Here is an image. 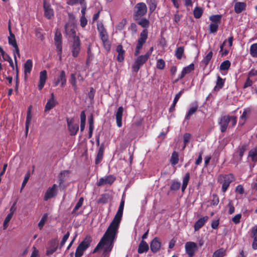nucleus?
<instances>
[{
	"label": "nucleus",
	"instance_id": "obj_12",
	"mask_svg": "<svg viewBox=\"0 0 257 257\" xmlns=\"http://www.w3.org/2000/svg\"><path fill=\"white\" fill-rule=\"evenodd\" d=\"M230 119L229 115H224L220 117L219 124L220 126V131L221 133H224L226 131Z\"/></svg>",
	"mask_w": 257,
	"mask_h": 257
},
{
	"label": "nucleus",
	"instance_id": "obj_27",
	"mask_svg": "<svg viewBox=\"0 0 257 257\" xmlns=\"http://www.w3.org/2000/svg\"><path fill=\"white\" fill-rule=\"evenodd\" d=\"M149 249V246L148 243L144 240H142L138 247V252L139 253H142L145 252H147Z\"/></svg>",
	"mask_w": 257,
	"mask_h": 257
},
{
	"label": "nucleus",
	"instance_id": "obj_5",
	"mask_svg": "<svg viewBox=\"0 0 257 257\" xmlns=\"http://www.w3.org/2000/svg\"><path fill=\"white\" fill-rule=\"evenodd\" d=\"M149 59V58L145 54L141 55L137 57L132 66L133 71L137 73Z\"/></svg>",
	"mask_w": 257,
	"mask_h": 257
},
{
	"label": "nucleus",
	"instance_id": "obj_55",
	"mask_svg": "<svg viewBox=\"0 0 257 257\" xmlns=\"http://www.w3.org/2000/svg\"><path fill=\"white\" fill-rule=\"evenodd\" d=\"M219 202V197L216 194H213L211 196V205L216 206Z\"/></svg>",
	"mask_w": 257,
	"mask_h": 257
},
{
	"label": "nucleus",
	"instance_id": "obj_4",
	"mask_svg": "<svg viewBox=\"0 0 257 257\" xmlns=\"http://www.w3.org/2000/svg\"><path fill=\"white\" fill-rule=\"evenodd\" d=\"M147 10V6L144 3L141 2L137 4L135 7L134 19L135 21L140 20L146 14Z\"/></svg>",
	"mask_w": 257,
	"mask_h": 257
},
{
	"label": "nucleus",
	"instance_id": "obj_7",
	"mask_svg": "<svg viewBox=\"0 0 257 257\" xmlns=\"http://www.w3.org/2000/svg\"><path fill=\"white\" fill-rule=\"evenodd\" d=\"M81 42L79 37H75V40H73L71 46V53L74 57H77L80 51Z\"/></svg>",
	"mask_w": 257,
	"mask_h": 257
},
{
	"label": "nucleus",
	"instance_id": "obj_13",
	"mask_svg": "<svg viewBox=\"0 0 257 257\" xmlns=\"http://www.w3.org/2000/svg\"><path fill=\"white\" fill-rule=\"evenodd\" d=\"M97 29L99 34V37L101 40L108 39V35L102 22H98Z\"/></svg>",
	"mask_w": 257,
	"mask_h": 257
},
{
	"label": "nucleus",
	"instance_id": "obj_51",
	"mask_svg": "<svg viewBox=\"0 0 257 257\" xmlns=\"http://www.w3.org/2000/svg\"><path fill=\"white\" fill-rule=\"evenodd\" d=\"M250 53L253 57H257V43L251 45L250 48Z\"/></svg>",
	"mask_w": 257,
	"mask_h": 257
},
{
	"label": "nucleus",
	"instance_id": "obj_46",
	"mask_svg": "<svg viewBox=\"0 0 257 257\" xmlns=\"http://www.w3.org/2000/svg\"><path fill=\"white\" fill-rule=\"evenodd\" d=\"M247 77L253 80L254 82L257 80V70L251 69L248 73Z\"/></svg>",
	"mask_w": 257,
	"mask_h": 257
},
{
	"label": "nucleus",
	"instance_id": "obj_60",
	"mask_svg": "<svg viewBox=\"0 0 257 257\" xmlns=\"http://www.w3.org/2000/svg\"><path fill=\"white\" fill-rule=\"evenodd\" d=\"M13 216V212L9 213L6 217L4 223H3V227L4 229H6L8 227V223L11 219L12 217Z\"/></svg>",
	"mask_w": 257,
	"mask_h": 257
},
{
	"label": "nucleus",
	"instance_id": "obj_58",
	"mask_svg": "<svg viewBox=\"0 0 257 257\" xmlns=\"http://www.w3.org/2000/svg\"><path fill=\"white\" fill-rule=\"evenodd\" d=\"M68 16L69 17V21L66 24H69V25H75L76 20L74 15L71 13H69Z\"/></svg>",
	"mask_w": 257,
	"mask_h": 257
},
{
	"label": "nucleus",
	"instance_id": "obj_3",
	"mask_svg": "<svg viewBox=\"0 0 257 257\" xmlns=\"http://www.w3.org/2000/svg\"><path fill=\"white\" fill-rule=\"evenodd\" d=\"M92 241V237L89 235H86L85 238L79 243L76 248L75 252V257H81L84 252L90 246Z\"/></svg>",
	"mask_w": 257,
	"mask_h": 257
},
{
	"label": "nucleus",
	"instance_id": "obj_49",
	"mask_svg": "<svg viewBox=\"0 0 257 257\" xmlns=\"http://www.w3.org/2000/svg\"><path fill=\"white\" fill-rule=\"evenodd\" d=\"M84 199L83 197H80L76 204L75 207L72 211V214H75L77 210H78L82 206L83 203Z\"/></svg>",
	"mask_w": 257,
	"mask_h": 257
},
{
	"label": "nucleus",
	"instance_id": "obj_63",
	"mask_svg": "<svg viewBox=\"0 0 257 257\" xmlns=\"http://www.w3.org/2000/svg\"><path fill=\"white\" fill-rule=\"evenodd\" d=\"M126 24V20L125 19H123L121 22H120L116 26V29L118 30H122L125 25Z\"/></svg>",
	"mask_w": 257,
	"mask_h": 257
},
{
	"label": "nucleus",
	"instance_id": "obj_62",
	"mask_svg": "<svg viewBox=\"0 0 257 257\" xmlns=\"http://www.w3.org/2000/svg\"><path fill=\"white\" fill-rule=\"evenodd\" d=\"M55 43L62 42V35L59 31H56L54 37Z\"/></svg>",
	"mask_w": 257,
	"mask_h": 257
},
{
	"label": "nucleus",
	"instance_id": "obj_21",
	"mask_svg": "<svg viewBox=\"0 0 257 257\" xmlns=\"http://www.w3.org/2000/svg\"><path fill=\"white\" fill-rule=\"evenodd\" d=\"M208 218V216H205L199 218L194 224V230L195 231L199 230L205 224Z\"/></svg>",
	"mask_w": 257,
	"mask_h": 257
},
{
	"label": "nucleus",
	"instance_id": "obj_24",
	"mask_svg": "<svg viewBox=\"0 0 257 257\" xmlns=\"http://www.w3.org/2000/svg\"><path fill=\"white\" fill-rule=\"evenodd\" d=\"M251 237L253 240L252 243V247L253 249H257V225L252 227L251 230Z\"/></svg>",
	"mask_w": 257,
	"mask_h": 257
},
{
	"label": "nucleus",
	"instance_id": "obj_18",
	"mask_svg": "<svg viewBox=\"0 0 257 257\" xmlns=\"http://www.w3.org/2000/svg\"><path fill=\"white\" fill-rule=\"evenodd\" d=\"M47 78V71L44 70L40 72L38 89L41 90L44 86Z\"/></svg>",
	"mask_w": 257,
	"mask_h": 257
},
{
	"label": "nucleus",
	"instance_id": "obj_34",
	"mask_svg": "<svg viewBox=\"0 0 257 257\" xmlns=\"http://www.w3.org/2000/svg\"><path fill=\"white\" fill-rule=\"evenodd\" d=\"M189 180H190V174H189V173L188 172L185 174V176H184L183 179V184H182V188H181L182 192L184 191L186 189V188L188 185V182L189 181Z\"/></svg>",
	"mask_w": 257,
	"mask_h": 257
},
{
	"label": "nucleus",
	"instance_id": "obj_14",
	"mask_svg": "<svg viewBox=\"0 0 257 257\" xmlns=\"http://www.w3.org/2000/svg\"><path fill=\"white\" fill-rule=\"evenodd\" d=\"M44 9V16L48 19H51L54 16V11L50 4H47L45 1L43 2Z\"/></svg>",
	"mask_w": 257,
	"mask_h": 257
},
{
	"label": "nucleus",
	"instance_id": "obj_8",
	"mask_svg": "<svg viewBox=\"0 0 257 257\" xmlns=\"http://www.w3.org/2000/svg\"><path fill=\"white\" fill-rule=\"evenodd\" d=\"M74 120L73 118H67V123L68 125V129L70 133V135L72 136L76 135L79 130V125L78 123H74Z\"/></svg>",
	"mask_w": 257,
	"mask_h": 257
},
{
	"label": "nucleus",
	"instance_id": "obj_17",
	"mask_svg": "<svg viewBox=\"0 0 257 257\" xmlns=\"http://www.w3.org/2000/svg\"><path fill=\"white\" fill-rule=\"evenodd\" d=\"M161 246V243L157 237H155L150 243L151 250L154 253L157 252L160 250Z\"/></svg>",
	"mask_w": 257,
	"mask_h": 257
},
{
	"label": "nucleus",
	"instance_id": "obj_6",
	"mask_svg": "<svg viewBox=\"0 0 257 257\" xmlns=\"http://www.w3.org/2000/svg\"><path fill=\"white\" fill-rule=\"evenodd\" d=\"M186 252L189 257H193L196 251L198 249L196 243L192 241H188L185 245Z\"/></svg>",
	"mask_w": 257,
	"mask_h": 257
},
{
	"label": "nucleus",
	"instance_id": "obj_20",
	"mask_svg": "<svg viewBox=\"0 0 257 257\" xmlns=\"http://www.w3.org/2000/svg\"><path fill=\"white\" fill-rule=\"evenodd\" d=\"M33 67V61L31 59H28L24 65L25 79L28 77V74L31 72Z\"/></svg>",
	"mask_w": 257,
	"mask_h": 257
},
{
	"label": "nucleus",
	"instance_id": "obj_35",
	"mask_svg": "<svg viewBox=\"0 0 257 257\" xmlns=\"http://www.w3.org/2000/svg\"><path fill=\"white\" fill-rule=\"evenodd\" d=\"M110 198V195L108 193H104L101 195L100 197L97 200L98 203L106 204Z\"/></svg>",
	"mask_w": 257,
	"mask_h": 257
},
{
	"label": "nucleus",
	"instance_id": "obj_37",
	"mask_svg": "<svg viewBox=\"0 0 257 257\" xmlns=\"http://www.w3.org/2000/svg\"><path fill=\"white\" fill-rule=\"evenodd\" d=\"M147 3L149 7V11L152 13L156 10L157 7V2L156 0H147Z\"/></svg>",
	"mask_w": 257,
	"mask_h": 257
},
{
	"label": "nucleus",
	"instance_id": "obj_48",
	"mask_svg": "<svg viewBox=\"0 0 257 257\" xmlns=\"http://www.w3.org/2000/svg\"><path fill=\"white\" fill-rule=\"evenodd\" d=\"M70 82L71 83L74 90L75 91L77 89L76 84V79L75 73H72L70 76Z\"/></svg>",
	"mask_w": 257,
	"mask_h": 257
},
{
	"label": "nucleus",
	"instance_id": "obj_26",
	"mask_svg": "<svg viewBox=\"0 0 257 257\" xmlns=\"http://www.w3.org/2000/svg\"><path fill=\"white\" fill-rule=\"evenodd\" d=\"M225 80V79H223L220 76H218L216 82V85L214 86L213 90L215 91H218L222 88L224 85Z\"/></svg>",
	"mask_w": 257,
	"mask_h": 257
},
{
	"label": "nucleus",
	"instance_id": "obj_56",
	"mask_svg": "<svg viewBox=\"0 0 257 257\" xmlns=\"http://www.w3.org/2000/svg\"><path fill=\"white\" fill-rule=\"evenodd\" d=\"M47 218L48 214L47 213L45 214L42 217L41 219L40 220V222L38 223V227L40 228V229H41L44 226L46 221L47 220Z\"/></svg>",
	"mask_w": 257,
	"mask_h": 257
},
{
	"label": "nucleus",
	"instance_id": "obj_43",
	"mask_svg": "<svg viewBox=\"0 0 257 257\" xmlns=\"http://www.w3.org/2000/svg\"><path fill=\"white\" fill-rule=\"evenodd\" d=\"M225 255V250L221 248L215 251L212 257H223Z\"/></svg>",
	"mask_w": 257,
	"mask_h": 257
},
{
	"label": "nucleus",
	"instance_id": "obj_38",
	"mask_svg": "<svg viewBox=\"0 0 257 257\" xmlns=\"http://www.w3.org/2000/svg\"><path fill=\"white\" fill-rule=\"evenodd\" d=\"M184 53V48L183 47H178L176 51L175 55L176 57L178 59L180 60L182 58L183 55Z\"/></svg>",
	"mask_w": 257,
	"mask_h": 257
},
{
	"label": "nucleus",
	"instance_id": "obj_41",
	"mask_svg": "<svg viewBox=\"0 0 257 257\" xmlns=\"http://www.w3.org/2000/svg\"><path fill=\"white\" fill-rule=\"evenodd\" d=\"M139 20L140 21L138 22V24L142 27L147 29L149 27L150 22L147 19L142 18L140 19Z\"/></svg>",
	"mask_w": 257,
	"mask_h": 257
},
{
	"label": "nucleus",
	"instance_id": "obj_42",
	"mask_svg": "<svg viewBox=\"0 0 257 257\" xmlns=\"http://www.w3.org/2000/svg\"><path fill=\"white\" fill-rule=\"evenodd\" d=\"M203 10L199 7H196L193 11V15L195 18L199 19L203 14Z\"/></svg>",
	"mask_w": 257,
	"mask_h": 257
},
{
	"label": "nucleus",
	"instance_id": "obj_47",
	"mask_svg": "<svg viewBox=\"0 0 257 257\" xmlns=\"http://www.w3.org/2000/svg\"><path fill=\"white\" fill-rule=\"evenodd\" d=\"M213 55V53L212 51H210L206 55V56L203 58L202 62L203 64H204L205 66L207 65L211 59Z\"/></svg>",
	"mask_w": 257,
	"mask_h": 257
},
{
	"label": "nucleus",
	"instance_id": "obj_32",
	"mask_svg": "<svg viewBox=\"0 0 257 257\" xmlns=\"http://www.w3.org/2000/svg\"><path fill=\"white\" fill-rule=\"evenodd\" d=\"M170 162L171 163V164L173 166L176 165L178 163L179 155L178 153L177 152L174 151L172 153Z\"/></svg>",
	"mask_w": 257,
	"mask_h": 257
},
{
	"label": "nucleus",
	"instance_id": "obj_16",
	"mask_svg": "<svg viewBox=\"0 0 257 257\" xmlns=\"http://www.w3.org/2000/svg\"><path fill=\"white\" fill-rule=\"evenodd\" d=\"M194 69V65L191 63L188 66L183 68L181 74L178 76L177 79L176 80L175 82H177L179 80L182 79L187 74L191 72Z\"/></svg>",
	"mask_w": 257,
	"mask_h": 257
},
{
	"label": "nucleus",
	"instance_id": "obj_15",
	"mask_svg": "<svg viewBox=\"0 0 257 257\" xmlns=\"http://www.w3.org/2000/svg\"><path fill=\"white\" fill-rule=\"evenodd\" d=\"M64 28L67 35L72 37L73 40H75V37H79L76 36L75 25H69V24H66Z\"/></svg>",
	"mask_w": 257,
	"mask_h": 257
},
{
	"label": "nucleus",
	"instance_id": "obj_9",
	"mask_svg": "<svg viewBox=\"0 0 257 257\" xmlns=\"http://www.w3.org/2000/svg\"><path fill=\"white\" fill-rule=\"evenodd\" d=\"M66 73L64 70H61L57 79L53 81V84L54 86H57L60 83L61 87H64L66 84Z\"/></svg>",
	"mask_w": 257,
	"mask_h": 257
},
{
	"label": "nucleus",
	"instance_id": "obj_10",
	"mask_svg": "<svg viewBox=\"0 0 257 257\" xmlns=\"http://www.w3.org/2000/svg\"><path fill=\"white\" fill-rule=\"evenodd\" d=\"M57 186L54 184L51 187H49L45 193L44 199L45 201H47L49 199L55 197L57 194Z\"/></svg>",
	"mask_w": 257,
	"mask_h": 257
},
{
	"label": "nucleus",
	"instance_id": "obj_54",
	"mask_svg": "<svg viewBox=\"0 0 257 257\" xmlns=\"http://www.w3.org/2000/svg\"><path fill=\"white\" fill-rule=\"evenodd\" d=\"M14 49L13 51V55H14V58L15 61V63L17 64V58L16 57V55H18L19 57H20V49L19 48L18 45L14 47Z\"/></svg>",
	"mask_w": 257,
	"mask_h": 257
},
{
	"label": "nucleus",
	"instance_id": "obj_44",
	"mask_svg": "<svg viewBox=\"0 0 257 257\" xmlns=\"http://www.w3.org/2000/svg\"><path fill=\"white\" fill-rule=\"evenodd\" d=\"M230 62L229 60H225L220 65V70L221 71L227 70L230 67Z\"/></svg>",
	"mask_w": 257,
	"mask_h": 257
},
{
	"label": "nucleus",
	"instance_id": "obj_2",
	"mask_svg": "<svg viewBox=\"0 0 257 257\" xmlns=\"http://www.w3.org/2000/svg\"><path fill=\"white\" fill-rule=\"evenodd\" d=\"M235 180L234 175L232 173L228 174H220L217 178L218 182L222 185L221 191L225 193L228 189L230 184Z\"/></svg>",
	"mask_w": 257,
	"mask_h": 257
},
{
	"label": "nucleus",
	"instance_id": "obj_61",
	"mask_svg": "<svg viewBox=\"0 0 257 257\" xmlns=\"http://www.w3.org/2000/svg\"><path fill=\"white\" fill-rule=\"evenodd\" d=\"M55 44L56 45V51L57 52L58 55L59 56L60 59H61L62 53V42L61 43H56Z\"/></svg>",
	"mask_w": 257,
	"mask_h": 257
},
{
	"label": "nucleus",
	"instance_id": "obj_36",
	"mask_svg": "<svg viewBox=\"0 0 257 257\" xmlns=\"http://www.w3.org/2000/svg\"><path fill=\"white\" fill-rule=\"evenodd\" d=\"M3 59L5 61H8L9 62L10 64V66L13 68V69H15V66L13 61L12 59L10 56L9 55H8L7 53L5 52L2 55Z\"/></svg>",
	"mask_w": 257,
	"mask_h": 257
},
{
	"label": "nucleus",
	"instance_id": "obj_53",
	"mask_svg": "<svg viewBox=\"0 0 257 257\" xmlns=\"http://www.w3.org/2000/svg\"><path fill=\"white\" fill-rule=\"evenodd\" d=\"M166 63L165 61L162 59H159L157 60L156 67L158 69L163 70L165 67Z\"/></svg>",
	"mask_w": 257,
	"mask_h": 257
},
{
	"label": "nucleus",
	"instance_id": "obj_59",
	"mask_svg": "<svg viewBox=\"0 0 257 257\" xmlns=\"http://www.w3.org/2000/svg\"><path fill=\"white\" fill-rule=\"evenodd\" d=\"M246 147L245 145L239 146L238 148L239 156L240 157V160L242 159V157L244 155L245 151H246Z\"/></svg>",
	"mask_w": 257,
	"mask_h": 257
},
{
	"label": "nucleus",
	"instance_id": "obj_22",
	"mask_svg": "<svg viewBox=\"0 0 257 257\" xmlns=\"http://www.w3.org/2000/svg\"><path fill=\"white\" fill-rule=\"evenodd\" d=\"M123 111L122 106H119L115 113V118L117 126L119 127L122 126V116Z\"/></svg>",
	"mask_w": 257,
	"mask_h": 257
},
{
	"label": "nucleus",
	"instance_id": "obj_23",
	"mask_svg": "<svg viewBox=\"0 0 257 257\" xmlns=\"http://www.w3.org/2000/svg\"><path fill=\"white\" fill-rule=\"evenodd\" d=\"M31 110H32V106L30 105L28 107V109L27 110L26 124H25V132H26V135H27V134H28V133L29 131V125H30V124L31 123V119L32 118V115L31 114Z\"/></svg>",
	"mask_w": 257,
	"mask_h": 257
},
{
	"label": "nucleus",
	"instance_id": "obj_28",
	"mask_svg": "<svg viewBox=\"0 0 257 257\" xmlns=\"http://www.w3.org/2000/svg\"><path fill=\"white\" fill-rule=\"evenodd\" d=\"M246 4L243 2H237L234 5V11L236 14H239L245 10Z\"/></svg>",
	"mask_w": 257,
	"mask_h": 257
},
{
	"label": "nucleus",
	"instance_id": "obj_40",
	"mask_svg": "<svg viewBox=\"0 0 257 257\" xmlns=\"http://www.w3.org/2000/svg\"><path fill=\"white\" fill-rule=\"evenodd\" d=\"M248 157H250L252 161L256 162L257 161V149L253 148L248 152Z\"/></svg>",
	"mask_w": 257,
	"mask_h": 257
},
{
	"label": "nucleus",
	"instance_id": "obj_33",
	"mask_svg": "<svg viewBox=\"0 0 257 257\" xmlns=\"http://www.w3.org/2000/svg\"><path fill=\"white\" fill-rule=\"evenodd\" d=\"M250 112V109L249 108H247L246 109H244L242 115L240 117V122L241 123V125H243L246 120L247 119V114L248 113H249Z\"/></svg>",
	"mask_w": 257,
	"mask_h": 257
},
{
	"label": "nucleus",
	"instance_id": "obj_29",
	"mask_svg": "<svg viewBox=\"0 0 257 257\" xmlns=\"http://www.w3.org/2000/svg\"><path fill=\"white\" fill-rule=\"evenodd\" d=\"M70 173L68 170H64L61 171L59 176V185L60 187L62 186L64 182L65 181V177L67 176Z\"/></svg>",
	"mask_w": 257,
	"mask_h": 257
},
{
	"label": "nucleus",
	"instance_id": "obj_50",
	"mask_svg": "<svg viewBox=\"0 0 257 257\" xmlns=\"http://www.w3.org/2000/svg\"><path fill=\"white\" fill-rule=\"evenodd\" d=\"M218 24L216 23H211L209 26V30L210 33H216L219 27Z\"/></svg>",
	"mask_w": 257,
	"mask_h": 257
},
{
	"label": "nucleus",
	"instance_id": "obj_19",
	"mask_svg": "<svg viewBox=\"0 0 257 257\" xmlns=\"http://www.w3.org/2000/svg\"><path fill=\"white\" fill-rule=\"evenodd\" d=\"M57 101L55 99V96L53 93L51 94V98L48 100L45 107V111H47L54 108L56 104Z\"/></svg>",
	"mask_w": 257,
	"mask_h": 257
},
{
	"label": "nucleus",
	"instance_id": "obj_25",
	"mask_svg": "<svg viewBox=\"0 0 257 257\" xmlns=\"http://www.w3.org/2000/svg\"><path fill=\"white\" fill-rule=\"evenodd\" d=\"M116 51L118 53L117 56V60L119 62H122L124 59V53L125 51L123 49V47L121 45H118L116 47Z\"/></svg>",
	"mask_w": 257,
	"mask_h": 257
},
{
	"label": "nucleus",
	"instance_id": "obj_52",
	"mask_svg": "<svg viewBox=\"0 0 257 257\" xmlns=\"http://www.w3.org/2000/svg\"><path fill=\"white\" fill-rule=\"evenodd\" d=\"M191 137V135L189 133H185L184 134V135H183L184 146L183 147V149H184L186 147L188 143L190 142Z\"/></svg>",
	"mask_w": 257,
	"mask_h": 257
},
{
	"label": "nucleus",
	"instance_id": "obj_39",
	"mask_svg": "<svg viewBox=\"0 0 257 257\" xmlns=\"http://www.w3.org/2000/svg\"><path fill=\"white\" fill-rule=\"evenodd\" d=\"M221 15H213L209 17V20L212 22L211 23H217L219 24L221 22Z\"/></svg>",
	"mask_w": 257,
	"mask_h": 257
},
{
	"label": "nucleus",
	"instance_id": "obj_11",
	"mask_svg": "<svg viewBox=\"0 0 257 257\" xmlns=\"http://www.w3.org/2000/svg\"><path fill=\"white\" fill-rule=\"evenodd\" d=\"M148 38V31L147 29H144L140 34L137 40V45L143 47L144 44L146 42Z\"/></svg>",
	"mask_w": 257,
	"mask_h": 257
},
{
	"label": "nucleus",
	"instance_id": "obj_31",
	"mask_svg": "<svg viewBox=\"0 0 257 257\" xmlns=\"http://www.w3.org/2000/svg\"><path fill=\"white\" fill-rule=\"evenodd\" d=\"M198 109V105L197 104L191 106L189 109L187 113L185 116V120H189L191 115H192L194 113H195Z\"/></svg>",
	"mask_w": 257,
	"mask_h": 257
},
{
	"label": "nucleus",
	"instance_id": "obj_1",
	"mask_svg": "<svg viewBox=\"0 0 257 257\" xmlns=\"http://www.w3.org/2000/svg\"><path fill=\"white\" fill-rule=\"evenodd\" d=\"M124 206V200L122 198L119 206L118 209L114 216L112 221L108 227L106 231L103 234L100 240L93 249L92 253L96 252L102 246L104 248L103 254L106 255L111 251L114 244V241L116 237L117 230L121 221L123 210Z\"/></svg>",
	"mask_w": 257,
	"mask_h": 257
},
{
	"label": "nucleus",
	"instance_id": "obj_45",
	"mask_svg": "<svg viewBox=\"0 0 257 257\" xmlns=\"http://www.w3.org/2000/svg\"><path fill=\"white\" fill-rule=\"evenodd\" d=\"M181 187V183L176 180H173L170 186V190L172 191L178 190Z\"/></svg>",
	"mask_w": 257,
	"mask_h": 257
},
{
	"label": "nucleus",
	"instance_id": "obj_64",
	"mask_svg": "<svg viewBox=\"0 0 257 257\" xmlns=\"http://www.w3.org/2000/svg\"><path fill=\"white\" fill-rule=\"evenodd\" d=\"M115 180V178H114L112 175H109L105 178V181H106V184L111 185Z\"/></svg>",
	"mask_w": 257,
	"mask_h": 257
},
{
	"label": "nucleus",
	"instance_id": "obj_30",
	"mask_svg": "<svg viewBox=\"0 0 257 257\" xmlns=\"http://www.w3.org/2000/svg\"><path fill=\"white\" fill-rule=\"evenodd\" d=\"M58 246L55 241L51 242V245L49 246L46 250V254L50 255L55 252L57 249Z\"/></svg>",
	"mask_w": 257,
	"mask_h": 257
},
{
	"label": "nucleus",
	"instance_id": "obj_57",
	"mask_svg": "<svg viewBox=\"0 0 257 257\" xmlns=\"http://www.w3.org/2000/svg\"><path fill=\"white\" fill-rule=\"evenodd\" d=\"M103 43V45L104 49L107 51H109L111 49V43L109 41L108 39H104L103 40H101Z\"/></svg>",
	"mask_w": 257,
	"mask_h": 257
}]
</instances>
